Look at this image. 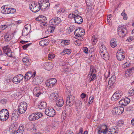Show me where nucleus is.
Masks as SVG:
<instances>
[{
    "instance_id": "obj_39",
    "label": "nucleus",
    "mask_w": 134,
    "mask_h": 134,
    "mask_svg": "<svg viewBox=\"0 0 134 134\" xmlns=\"http://www.w3.org/2000/svg\"><path fill=\"white\" fill-rule=\"evenodd\" d=\"M117 107L118 112V114H120L122 113L124 110L123 107L121 106H118Z\"/></svg>"
},
{
    "instance_id": "obj_62",
    "label": "nucleus",
    "mask_w": 134,
    "mask_h": 134,
    "mask_svg": "<svg viewBox=\"0 0 134 134\" xmlns=\"http://www.w3.org/2000/svg\"><path fill=\"white\" fill-rule=\"evenodd\" d=\"M83 52L87 54L88 52V49L87 47H84L83 48Z\"/></svg>"
},
{
    "instance_id": "obj_33",
    "label": "nucleus",
    "mask_w": 134,
    "mask_h": 134,
    "mask_svg": "<svg viewBox=\"0 0 134 134\" xmlns=\"http://www.w3.org/2000/svg\"><path fill=\"white\" fill-rule=\"evenodd\" d=\"M5 41L7 42L9 41L12 39V37L11 35L8 33H6L4 37Z\"/></svg>"
},
{
    "instance_id": "obj_9",
    "label": "nucleus",
    "mask_w": 134,
    "mask_h": 134,
    "mask_svg": "<svg viewBox=\"0 0 134 134\" xmlns=\"http://www.w3.org/2000/svg\"><path fill=\"white\" fill-rule=\"evenodd\" d=\"M45 113L46 115L49 116L53 117L55 115V111L53 108H49L46 109Z\"/></svg>"
},
{
    "instance_id": "obj_46",
    "label": "nucleus",
    "mask_w": 134,
    "mask_h": 134,
    "mask_svg": "<svg viewBox=\"0 0 134 134\" xmlns=\"http://www.w3.org/2000/svg\"><path fill=\"white\" fill-rule=\"evenodd\" d=\"M55 26H53L52 25H51L49 27L48 30L50 33L53 32L55 29Z\"/></svg>"
},
{
    "instance_id": "obj_64",
    "label": "nucleus",
    "mask_w": 134,
    "mask_h": 134,
    "mask_svg": "<svg viewBox=\"0 0 134 134\" xmlns=\"http://www.w3.org/2000/svg\"><path fill=\"white\" fill-rule=\"evenodd\" d=\"M30 45V44H26L25 45H24L23 46V48L24 49H26V48L28 47Z\"/></svg>"
},
{
    "instance_id": "obj_19",
    "label": "nucleus",
    "mask_w": 134,
    "mask_h": 134,
    "mask_svg": "<svg viewBox=\"0 0 134 134\" xmlns=\"http://www.w3.org/2000/svg\"><path fill=\"white\" fill-rule=\"evenodd\" d=\"M130 100L128 98L122 99L119 102V104L123 106L127 105L130 102Z\"/></svg>"
},
{
    "instance_id": "obj_56",
    "label": "nucleus",
    "mask_w": 134,
    "mask_h": 134,
    "mask_svg": "<svg viewBox=\"0 0 134 134\" xmlns=\"http://www.w3.org/2000/svg\"><path fill=\"white\" fill-rule=\"evenodd\" d=\"M78 38V40H76L75 42V44L78 46H80L81 44V41Z\"/></svg>"
},
{
    "instance_id": "obj_20",
    "label": "nucleus",
    "mask_w": 134,
    "mask_h": 134,
    "mask_svg": "<svg viewBox=\"0 0 134 134\" xmlns=\"http://www.w3.org/2000/svg\"><path fill=\"white\" fill-rule=\"evenodd\" d=\"M72 16L74 17L75 21V23L78 24L82 23L83 21V19L79 15L77 14H72Z\"/></svg>"
},
{
    "instance_id": "obj_31",
    "label": "nucleus",
    "mask_w": 134,
    "mask_h": 134,
    "mask_svg": "<svg viewBox=\"0 0 134 134\" xmlns=\"http://www.w3.org/2000/svg\"><path fill=\"white\" fill-rule=\"evenodd\" d=\"M22 60L23 63L25 65L28 66L30 65V62L28 57H26L23 58Z\"/></svg>"
},
{
    "instance_id": "obj_53",
    "label": "nucleus",
    "mask_w": 134,
    "mask_h": 134,
    "mask_svg": "<svg viewBox=\"0 0 134 134\" xmlns=\"http://www.w3.org/2000/svg\"><path fill=\"white\" fill-rule=\"evenodd\" d=\"M7 100L6 99H2L0 100V103L3 104H5L7 102Z\"/></svg>"
},
{
    "instance_id": "obj_17",
    "label": "nucleus",
    "mask_w": 134,
    "mask_h": 134,
    "mask_svg": "<svg viewBox=\"0 0 134 134\" xmlns=\"http://www.w3.org/2000/svg\"><path fill=\"white\" fill-rule=\"evenodd\" d=\"M24 78L22 74H19L15 76L13 79V82L15 84H17L20 82Z\"/></svg>"
},
{
    "instance_id": "obj_4",
    "label": "nucleus",
    "mask_w": 134,
    "mask_h": 134,
    "mask_svg": "<svg viewBox=\"0 0 134 134\" xmlns=\"http://www.w3.org/2000/svg\"><path fill=\"white\" fill-rule=\"evenodd\" d=\"M27 108V104L25 102H21L18 106V111L20 114H23L26 111Z\"/></svg>"
},
{
    "instance_id": "obj_13",
    "label": "nucleus",
    "mask_w": 134,
    "mask_h": 134,
    "mask_svg": "<svg viewBox=\"0 0 134 134\" xmlns=\"http://www.w3.org/2000/svg\"><path fill=\"white\" fill-rule=\"evenodd\" d=\"M75 98V97L72 96H68L66 100V105L69 107L72 106L74 104Z\"/></svg>"
},
{
    "instance_id": "obj_25",
    "label": "nucleus",
    "mask_w": 134,
    "mask_h": 134,
    "mask_svg": "<svg viewBox=\"0 0 134 134\" xmlns=\"http://www.w3.org/2000/svg\"><path fill=\"white\" fill-rule=\"evenodd\" d=\"M134 71V67L130 69H128L124 74V75L126 77H130L132 75V72Z\"/></svg>"
},
{
    "instance_id": "obj_27",
    "label": "nucleus",
    "mask_w": 134,
    "mask_h": 134,
    "mask_svg": "<svg viewBox=\"0 0 134 134\" xmlns=\"http://www.w3.org/2000/svg\"><path fill=\"white\" fill-rule=\"evenodd\" d=\"M56 104L57 106L59 107H62L63 105L64 102L62 98L59 97L58 98L56 101Z\"/></svg>"
},
{
    "instance_id": "obj_40",
    "label": "nucleus",
    "mask_w": 134,
    "mask_h": 134,
    "mask_svg": "<svg viewBox=\"0 0 134 134\" xmlns=\"http://www.w3.org/2000/svg\"><path fill=\"white\" fill-rule=\"evenodd\" d=\"M98 40V38L97 36H96L94 35L92 36L91 39V41L93 44H96Z\"/></svg>"
},
{
    "instance_id": "obj_10",
    "label": "nucleus",
    "mask_w": 134,
    "mask_h": 134,
    "mask_svg": "<svg viewBox=\"0 0 134 134\" xmlns=\"http://www.w3.org/2000/svg\"><path fill=\"white\" fill-rule=\"evenodd\" d=\"M98 134H106L108 132V129L106 125H103L98 127Z\"/></svg>"
},
{
    "instance_id": "obj_35",
    "label": "nucleus",
    "mask_w": 134,
    "mask_h": 134,
    "mask_svg": "<svg viewBox=\"0 0 134 134\" xmlns=\"http://www.w3.org/2000/svg\"><path fill=\"white\" fill-rule=\"evenodd\" d=\"M110 131L112 134H117L118 133V131H120L117 127L115 126L112 128L111 131Z\"/></svg>"
},
{
    "instance_id": "obj_11",
    "label": "nucleus",
    "mask_w": 134,
    "mask_h": 134,
    "mask_svg": "<svg viewBox=\"0 0 134 134\" xmlns=\"http://www.w3.org/2000/svg\"><path fill=\"white\" fill-rule=\"evenodd\" d=\"M43 92L39 86H37L34 88L33 91V94L36 97H38L41 94H42Z\"/></svg>"
},
{
    "instance_id": "obj_22",
    "label": "nucleus",
    "mask_w": 134,
    "mask_h": 134,
    "mask_svg": "<svg viewBox=\"0 0 134 134\" xmlns=\"http://www.w3.org/2000/svg\"><path fill=\"white\" fill-rule=\"evenodd\" d=\"M43 81V79L42 77L38 76L35 77L33 80V83L36 85L39 84Z\"/></svg>"
},
{
    "instance_id": "obj_34",
    "label": "nucleus",
    "mask_w": 134,
    "mask_h": 134,
    "mask_svg": "<svg viewBox=\"0 0 134 134\" xmlns=\"http://www.w3.org/2000/svg\"><path fill=\"white\" fill-rule=\"evenodd\" d=\"M52 64L51 63H46L45 64L44 67L48 71L50 70L52 68Z\"/></svg>"
},
{
    "instance_id": "obj_29",
    "label": "nucleus",
    "mask_w": 134,
    "mask_h": 134,
    "mask_svg": "<svg viewBox=\"0 0 134 134\" xmlns=\"http://www.w3.org/2000/svg\"><path fill=\"white\" fill-rule=\"evenodd\" d=\"M117 42L116 39L113 38L110 41V45L112 48H114L117 45Z\"/></svg>"
},
{
    "instance_id": "obj_32",
    "label": "nucleus",
    "mask_w": 134,
    "mask_h": 134,
    "mask_svg": "<svg viewBox=\"0 0 134 134\" xmlns=\"http://www.w3.org/2000/svg\"><path fill=\"white\" fill-rule=\"evenodd\" d=\"M48 40H44L39 42L40 45L42 46H45L48 44Z\"/></svg>"
},
{
    "instance_id": "obj_1",
    "label": "nucleus",
    "mask_w": 134,
    "mask_h": 134,
    "mask_svg": "<svg viewBox=\"0 0 134 134\" xmlns=\"http://www.w3.org/2000/svg\"><path fill=\"white\" fill-rule=\"evenodd\" d=\"M100 53L102 58L105 60H107L109 58V55L106 47L103 45H101L100 47Z\"/></svg>"
},
{
    "instance_id": "obj_52",
    "label": "nucleus",
    "mask_w": 134,
    "mask_h": 134,
    "mask_svg": "<svg viewBox=\"0 0 134 134\" xmlns=\"http://www.w3.org/2000/svg\"><path fill=\"white\" fill-rule=\"evenodd\" d=\"M62 115L63 120H65L66 117L67 115L66 112L65 111H63L62 113Z\"/></svg>"
},
{
    "instance_id": "obj_28",
    "label": "nucleus",
    "mask_w": 134,
    "mask_h": 134,
    "mask_svg": "<svg viewBox=\"0 0 134 134\" xmlns=\"http://www.w3.org/2000/svg\"><path fill=\"white\" fill-rule=\"evenodd\" d=\"M59 97L58 94L57 93H53L51 94L49 96V98L51 100H56L58 99V98Z\"/></svg>"
},
{
    "instance_id": "obj_41",
    "label": "nucleus",
    "mask_w": 134,
    "mask_h": 134,
    "mask_svg": "<svg viewBox=\"0 0 134 134\" xmlns=\"http://www.w3.org/2000/svg\"><path fill=\"white\" fill-rule=\"evenodd\" d=\"M71 51L69 49H65L61 53L62 55H64L65 54H69L71 53Z\"/></svg>"
},
{
    "instance_id": "obj_14",
    "label": "nucleus",
    "mask_w": 134,
    "mask_h": 134,
    "mask_svg": "<svg viewBox=\"0 0 134 134\" xmlns=\"http://www.w3.org/2000/svg\"><path fill=\"white\" fill-rule=\"evenodd\" d=\"M31 28V26L30 24H28L26 25L23 30L22 36H27L30 32Z\"/></svg>"
},
{
    "instance_id": "obj_57",
    "label": "nucleus",
    "mask_w": 134,
    "mask_h": 134,
    "mask_svg": "<svg viewBox=\"0 0 134 134\" xmlns=\"http://www.w3.org/2000/svg\"><path fill=\"white\" fill-rule=\"evenodd\" d=\"M130 64L129 63L126 62L123 65V68H126L129 66Z\"/></svg>"
},
{
    "instance_id": "obj_44",
    "label": "nucleus",
    "mask_w": 134,
    "mask_h": 134,
    "mask_svg": "<svg viewBox=\"0 0 134 134\" xmlns=\"http://www.w3.org/2000/svg\"><path fill=\"white\" fill-rule=\"evenodd\" d=\"M35 116L34 113L30 115L29 117V120L30 121H33L36 120Z\"/></svg>"
},
{
    "instance_id": "obj_61",
    "label": "nucleus",
    "mask_w": 134,
    "mask_h": 134,
    "mask_svg": "<svg viewBox=\"0 0 134 134\" xmlns=\"http://www.w3.org/2000/svg\"><path fill=\"white\" fill-rule=\"evenodd\" d=\"M66 94L68 96H71V92L70 90L68 89H66Z\"/></svg>"
},
{
    "instance_id": "obj_45",
    "label": "nucleus",
    "mask_w": 134,
    "mask_h": 134,
    "mask_svg": "<svg viewBox=\"0 0 134 134\" xmlns=\"http://www.w3.org/2000/svg\"><path fill=\"white\" fill-rule=\"evenodd\" d=\"M128 95L129 96L134 95V88H131L129 91Z\"/></svg>"
},
{
    "instance_id": "obj_47",
    "label": "nucleus",
    "mask_w": 134,
    "mask_h": 134,
    "mask_svg": "<svg viewBox=\"0 0 134 134\" xmlns=\"http://www.w3.org/2000/svg\"><path fill=\"white\" fill-rule=\"evenodd\" d=\"M112 17V16L110 14H108V16H107V20L108 22L109 23V24H111V19Z\"/></svg>"
},
{
    "instance_id": "obj_2",
    "label": "nucleus",
    "mask_w": 134,
    "mask_h": 134,
    "mask_svg": "<svg viewBox=\"0 0 134 134\" xmlns=\"http://www.w3.org/2000/svg\"><path fill=\"white\" fill-rule=\"evenodd\" d=\"M18 127L16 124H12L10 127L9 130L11 132H14V134H23L24 129L22 126L20 127L19 129L16 131V129Z\"/></svg>"
},
{
    "instance_id": "obj_3",
    "label": "nucleus",
    "mask_w": 134,
    "mask_h": 134,
    "mask_svg": "<svg viewBox=\"0 0 134 134\" xmlns=\"http://www.w3.org/2000/svg\"><path fill=\"white\" fill-rule=\"evenodd\" d=\"M9 117V113L6 109H3L0 111V120L2 121H4L7 120Z\"/></svg>"
},
{
    "instance_id": "obj_24",
    "label": "nucleus",
    "mask_w": 134,
    "mask_h": 134,
    "mask_svg": "<svg viewBox=\"0 0 134 134\" xmlns=\"http://www.w3.org/2000/svg\"><path fill=\"white\" fill-rule=\"evenodd\" d=\"M116 77L115 75H113L109 81L108 86L111 87L115 82Z\"/></svg>"
},
{
    "instance_id": "obj_60",
    "label": "nucleus",
    "mask_w": 134,
    "mask_h": 134,
    "mask_svg": "<svg viewBox=\"0 0 134 134\" xmlns=\"http://www.w3.org/2000/svg\"><path fill=\"white\" fill-rule=\"evenodd\" d=\"M96 74H93L91 79V81L92 80H95L96 79Z\"/></svg>"
},
{
    "instance_id": "obj_26",
    "label": "nucleus",
    "mask_w": 134,
    "mask_h": 134,
    "mask_svg": "<svg viewBox=\"0 0 134 134\" xmlns=\"http://www.w3.org/2000/svg\"><path fill=\"white\" fill-rule=\"evenodd\" d=\"M10 9L9 8L6 6H3L1 8V12L4 14H8L9 13V10Z\"/></svg>"
},
{
    "instance_id": "obj_54",
    "label": "nucleus",
    "mask_w": 134,
    "mask_h": 134,
    "mask_svg": "<svg viewBox=\"0 0 134 134\" xmlns=\"http://www.w3.org/2000/svg\"><path fill=\"white\" fill-rule=\"evenodd\" d=\"M9 9H10L9 10V13H15L16 11V10L15 9L13 8H9Z\"/></svg>"
},
{
    "instance_id": "obj_7",
    "label": "nucleus",
    "mask_w": 134,
    "mask_h": 134,
    "mask_svg": "<svg viewBox=\"0 0 134 134\" xmlns=\"http://www.w3.org/2000/svg\"><path fill=\"white\" fill-rule=\"evenodd\" d=\"M118 35L120 37H124L127 32V30L123 26L119 27L118 30Z\"/></svg>"
},
{
    "instance_id": "obj_48",
    "label": "nucleus",
    "mask_w": 134,
    "mask_h": 134,
    "mask_svg": "<svg viewBox=\"0 0 134 134\" xmlns=\"http://www.w3.org/2000/svg\"><path fill=\"white\" fill-rule=\"evenodd\" d=\"M75 29V28L74 26H71L67 30L68 31V32L70 33L73 31Z\"/></svg>"
},
{
    "instance_id": "obj_58",
    "label": "nucleus",
    "mask_w": 134,
    "mask_h": 134,
    "mask_svg": "<svg viewBox=\"0 0 134 134\" xmlns=\"http://www.w3.org/2000/svg\"><path fill=\"white\" fill-rule=\"evenodd\" d=\"M7 27V25H3L0 26V29L3 30Z\"/></svg>"
},
{
    "instance_id": "obj_18",
    "label": "nucleus",
    "mask_w": 134,
    "mask_h": 134,
    "mask_svg": "<svg viewBox=\"0 0 134 134\" xmlns=\"http://www.w3.org/2000/svg\"><path fill=\"white\" fill-rule=\"evenodd\" d=\"M61 20L58 17L53 18L49 22V24L51 25H55L60 23Z\"/></svg>"
},
{
    "instance_id": "obj_63",
    "label": "nucleus",
    "mask_w": 134,
    "mask_h": 134,
    "mask_svg": "<svg viewBox=\"0 0 134 134\" xmlns=\"http://www.w3.org/2000/svg\"><path fill=\"white\" fill-rule=\"evenodd\" d=\"M93 96H91L90 97L88 103L90 104L92 103L93 102Z\"/></svg>"
},
{
    "instance_id": "obj_59",
    "label": "nucleus",
    "mask_w": 134,
    "mask_h": 134,
    "mask_svg": "<svg viewBox=\"0 0 134 134\" xmlns=\"http://www.w3.org/2000/svg\"><path fill=\"white\" fill-rule=\"evenodd\" d=\"M110 74V72L109 71H107L104 74V76L106 78H107L109 77Z\"/></svg>"
},
{
    "instance_id": "obj_49",
    "label": "nucleus",
    "mask_w": 134,
    "mask_h": 134,
    "mask_svg": "<svg viewBox=\"0 0 134 134\" xmlns=\"http://www.w3.org/2000/svg\"><path fill=\"white\" fill-rule=\"evenodd\" d=\"M55 55L53 53H51L48 54V58L49 60L52 59L55 57Z\"/></svg>"
},
{
    "instance_id": "obj_43",
    "label": "nucleus",
    "mask_w": 134,
    "mask_h": 134,
    "mask_svg": "<svg viewBox=\"0 0 134 134\" xmlns=\"http://www.w3.org/2000/svg\"><path fill=\"white\" fill-rule=\"evenodd\" d=\"M112 114L114 115H118V112L117 110V107H114L112 110Z\"/></svg>"
},
{
    "instance_id": "obj_23",
    "label": "nucleus",
    "mask_w": 134,
    "mask_h": 134,
    "mask_svg": "<svg viewBox=\"0 0 134 134\" xmlns=\"http://www.w3.org/2000/svg\"><path fill=\"white\" fill-rule=\"evenodd\" d=\"M36 74L35 72H34L33 73H32V72H27L24 76V79H26L27 80H29L32 77H34L35 75Z\"/></svg>"
},
{
    "instance_id": "obj_16",
    "label": "nucleus",
    "mask_w": 134,
    "mask_h": 134,
    "mask_svg": "<svg viewBox=\"0 0 134 134\" xmlns=\"http://www.w3.org/2000/svg\"><path fill=\"white\" fill-rule=\"evenodd\" d=\"M57 82V80L55 78H52L46 81V85L49 87H51L54 86Z\"/></svg>"
},
{
    "instance_id": "obj_6",
    "label": "nucleus",
    "mask_w": 134,
    "mask_h": 134,
    "mask_svg": "<svg viewBox=\"0 0 134 134\" xmlns=\"http://www.w3.org/2000/svg\"><path fill=\"white\" fill-rule=\"evenodd\" d=\"M116 56L117 59L119 61L122 60L124 59L125 55L122 49H118L116 53Z\"/></svg>"
},
{
    "instance_id": "obj_15",
    "label": "nucleus",
    "mask_w": 134,
    "mask_h": 134,
    "mask_svg": "<svg viewBox=\"0 0 134 134\" xmlns=\"http://www.w3.org/2000/svg\"><path fill=\"white\" fill-rule=\"evenodd\" d=\"M3 49L4 53L7 54L8 56L12 57L13 54L12 52H11V50L9 47V46L7 45L4 46L3 47Z\"/></svg>"
},
{
    "instance_id": "obj_36",
    "label": "nucleus",
    "mask_w": 134,
    "mask_h": 134,
    "mask_svg": "<svg viewBox=\"0 0 134 134\" xmlns=\"http://www.w3.org/2000/svg\"><path fill=\"white\" fill-rule=\"evenodd\" d=\"M96 71L95 70V69L94 67L93 66H91L90 67V69L89 74L88 75L89 77H90L91 76L93 73L94 72L96 73Z\"/></svg>"
},
{
    "instance_id": "obj_12",
    "label": "nucleus",
    "mask_w": 134,
    "mask_h": 134,
    "mask_svg": "<svg viewBox=\"0 0 134 134\" xmlns=\"http://www.w3.org/2000/svg\"><path fill=\"white\" fill-rule=\"evenodd\" d=\"M123 93L120 91H118L115 92L111 98L113 101L117 100L123 95Z\"/></svg>"
},
{
    "instance_id": "obj_5",
    "label": "nucleus",
    "mask_w": 134,
    "mask_h": 134,
    "mask_svg": "<svg viewBox=\"0 0 134 134\" xmlns=\"http://www.w3.org/2000/svg\"><path fill=\"white\" fill-rule=\"evenodd\" d=\"M39 3L32 2L30 6V10L33 12L36 13L39 11L40 9Z\"/></svg>"
},
{
    "instance_id": "obj_21",
    "label": "nucleus",
    "mask_w": 134,
    "mask_h": 134,
    "mask_svg": "<svg viewBox=\"0 0 134 134\" xmlns=\"http://www.w3.org/2000/svg\"><path fill=\"white\" fill-rule=\"evenodd\" d=\"M40 7V9L43 10L46 9L47 7H48L50 6V3L49 2H42L40 1L39 3Z\"/></svg>"
},
{
    "instance_id": "obj_50",
    "label": "nucleus",
    "mask_w": 134,
    "mask_h": 134,
    "mask_svg": "<svg viewBox=\"0 0 134 134\" xmlns=\"http://www.w3.org/2000/svg\"><path fill=\"white\" fill-rule=\"evenodd\" d=\"M62 44L65 45H67L69 44L70 43V41L68 40H66L63 41L62 42Z\"/></svg>"
},
{
    "instance_id": "obj_55",
    "label": "nucleus",
    "mask_w": 134,
    "mask_h": 134,
    "mask_svg": "<svg viewBox=\"0 0 134 134\" xmlns=\"http://www.w3.org/2000/svg\"><path fill=\"white\" fill-rule=\"evenodd\" d=\"M43 17L44 18V16H39L38 17H37V18H36V20L37 21H41V22L42 21V18Z\"/></svg>"
},
{
    "instance_id": "obj_38",
    "label": "nucleus",
    "mask_w": 134,
    "mask_h": 134,
    "mask_svg": "<svg viewBox=\"0 0 134 134\" xmlns=\"http://www.w3.org/2000/svg\"><path fill=\"white\" fill-rule=\"evenodd\" d=\"M124 123V121H119L118 122V125L115 126L117 127L119 129V130L120 131V127L123 125Z\"/></svg>"
},
{
    "instance_id": "obj_37",
    "label": "nucleus",
    "mask_w": 134,
    "mask_h": 134,
    "mask_svg": "<svg viewBox=\"0 0 134 134\" xmlns=\"http://www.w3.org/2000/svg\"><path fill=\"white\" fill-rule=\"evenodd\" d=\"M16 112H15L14 113H13L12 115L11 119L14 121H16L18 119V115L16 114Z\"/></svg>"
},
{
    "instance_id": "obj_42",
    "label": "nucleus",
    "mask_w": 134,
    "mask_h": 134,
    "mask_svg": "<svg viewBox=\"0 0 134 134\" xmlns=\"http://www.w3.org/2000/svg\"><path fill=\"white\" fill-rule=\"evenodd\" d=\"M36 119L37 120L43 116V114L40 113H34Z\"/></svg>"
},
{
    "instance_id": "obj_30",
    "label": "nucleus",
    "mask_w": 134,
    "mask_h": 134,
    "mask_svg": "<svg viewBox=\"0 0 134 134\" xmlns=\"http://www.w3.org/2000/svg\"><path fill=\"white\" fill-rule=\"evenodd\" d=\"M46 103L44 102H41L38 105V108L40 109H42L45 108L47 106Z\"/></svg>"
},
{
    "instance_id": "obj_8",
    "label": "nucleus",
    "mask_w": 134,
    "mask_h": 134,
    "mask_svg": "<svg viewBox=\"0 0 134 134\" xmlns=\"http://www.w3.org/2000/svg\"><path fill=\"white\" fill-rule=\"evenodd\" d=\"M74 34L78 38L80 37L82 39V37H81L84 35L85 31L84 30L82 29L79 28L75 30L74 32ZM80 39H81V38Z\"/></svg>"
},
{
    "instance_id": "obj_51",
    "label": "nucleus",
    "mask_w": 134,
    "mask_h": 134,
    "mask_svg": "<svg viewBox=\"0 0 134 134\" xmlns=\"http://www.w3.org/2000/svg\"><path fill=\"white\" fill-rule=\"evenodd\" d=\"M65 12V9L64 8H61L59 10L57 11L58 13L60 14V13H63Z\"/></svg>"
}]
</instances>
